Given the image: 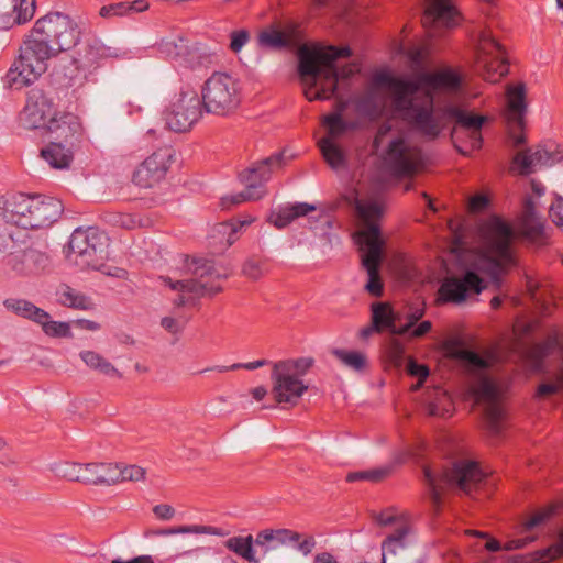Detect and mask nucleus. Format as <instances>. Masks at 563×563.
Wrapping results in <instances>:
<instances>
[{"instance_id":"1","label":"nucleus","mask_w":563,"mask_h":563,"mask_svg":"<svg viewBox=\"0 0 563 563\" xmlns=\"http://www.w3.org/2000/svg\"><path fill=\"white\" fill-rule=\"evenodd\" d=\"M350 48L302 45L298 49V74L308 101L329 100L338 91L339 80L349 79L360 71L355 63L338 65L340 57H349Z\"/></svg>"},{"instance_id":"2","label":"nucleus","mask_w":563,"mask_h":563,"mask_svg":"<svg viewBox=\"0 0 563 563\" xmlns=\"http://www.w3.org/2000/svg\"><path fill=\"white\" fill-rule=\"evenodd\" d=\"M219 277L212 262L186 256L169 275L159 276L158 280L174 294L173 303L184 307L219 294L222 290L217 282Z\"/></svg>"},{"instance_id":"3","label":"nucleus","mask_w":563,"mask_h":563,"mask_svg":"<svg viewBox=\"0 0 563 563\" xmlns=\"http://www.w3.org/2000/svg\"><path fill=\"white\" fill-rule=\"evenodd\" d=\"M514 231L504 220L492 217L478 229L474 269L494 279L516 264Z\"/></svg>"},{"instance_id":"4","label":"nucleus","mask_w":563,"mask_h":563,"mask_svg":"<svg viewBox=\"0 0 563 563\" xmlns=\"http://www.w3.org/2000/svg\"><path fill=\"white\" fill-rule=\"evenodd\" d=\"M355 208L360 217L368 224L357 234V242L362 252V265L365 268L368 280L365 289L375 297L383 295V283L379 276V266L383 260L385 240L379 228L372 223L383 214L384 205L380 199H355Z\"/></svg>"},{"instance_id":"5","label":"nucleus","mask_w":563,"mask_h":563,"mask_svg":"<svg viewBox=\"0 0 563 563\" xmlns=\"http://www.w3.org/2000/svg\"><path fill=\"white\" fill-rule=\"evenodd\" d=\"M23 121L27 128L46 130L64 142L77 140L81 134L79 118L70 112H59L54 99L40 89L30 92Z\"/></svg>"},{"instance_id":"6","label":"nucleus","mask_w":563,"mask_h":563,"mask_svg":"<svg viewBox=\"0 0 563 563\" xmlns=\"http://www.w3.org/2000/svg\"><path fill=\"white\" fill-rule=\"evenodd\" d=\"M412 91V86L404 76H396L388 70H379L372 77L368 89L355 99V110L360 115L376 120L382 117L388 99L398 113L405 107V98Z\"/></svg>"},{"instance_id":"7","label":"nucleus","mask_w":563,"mask_h":563,"mask_svg":"<svg viewBox=\"0 0 563 563\" xmlns=\"http://www.w3.org/2000/svg\"><path fill=\"white\" fill-rule=\"evenodd\" d=\"M63 212L62 202L52 197L18 195L5 202L3 217L8 223L23 229H43Z\"/></svg>"},{"instance_id":"8","label":"nucleus","mask_w":563,"mask_h":563,"mask_svg":"<svg viewBox=\"0 0 563 563\" xmlns=\"http://www.w3.org/2000/svg\"><path fill=\"white\" fill-rule=\"evenodd\" d=\"M313 365L312 357L288 358L273 365L271 393L276 404L294 407L299 402L309 389L305 376Z\"/></svg>"},{"instance_id":"9","label":"nucleus","mask_w":563,"mask_h":563,"mask_svg":"<svg viewBox=\"0 0 563 563\" xmlns=\"http://www.w3.org/2000/svg\"><path fill=\"white\" fill-rule=\"evenodd\" d=\"M55 57L57 55L51 48L26 34L7 73L8 86L20 90L33 85L47 71L49 60Z\"/></svg>"},{"instance_id":"10","label":"nucleus","mask_w":563,"mask_h":563,"mask_svg":"<svg viewBox=\"0 0 563 563\" xmlns=\"http://www.w3.org/2000/svg\"><path fill=\"white\" fill-rule=\"evenodd\" d=\"M423 476L431 499L438 506L445 489H457L470 495L483 481L484 473L476 462L461 460L455 462L451 468L441 473L433 471L429 465H424Z\"/></svg>"},{"instance_id":"11","label":"nucleus","mask_w":563,"mask_h":563,"mask_svg":"<svg viewBox=\"0 0 563 563\" xmlns=\"http://www.w3.org/2000/svg\"><path fill=\"white\" fill-rule=\"evenodd\" d=\"M27 35L46 45L58 56L79 43L81 29L69 14L52 11L38 18Z\"/></svg>"},{"instance_id":"12","label":"nucleus","mask_w":563,"mask_h":563,"mask_svg":"<svg viewBox=\"0 0 563 563\" xmlns=\"http://www.w3.org/2000/svg\"><path fill=\"white\" fill-rule=\"evenodd\" d=\"M412 91L405 98V107L400 114L417 132L428 140H435L450 122L449 104L434 108L431 97L417 95V85L410 82Z\"/></svg>"},{"instance_id":"13","label":"nucleus","mask_w":563,"mask_h":563,"mask_svg":"<svg viewBox=\"0 0 563 563\" xmlns=\"http://www.w3.org/2000/svg\"><path fill=\"white\" fill-rule=\"evenodd\" d=\"M156 537L173 538L169 542V560L174 563H199L205 552V548L195 544L185 536H213L223 538L229 532L222 528L210 525H178L157 529L151 532Z\"/></svg>"},{"instance_id":"14","label":"nucleus","mask_w":563,"mask_h":563,"mask_svg":"<svg viewBox=\"0 0 563 563\" xmlns=\"http://www.w3.org/2000/svg\"><path fill=\"white\" fill-rule=\"evenodd\" d=\"M200 100L208 113L227 115L240 104L239 81L227 73H213L201 88Z\"/></svg>"},{"instance_id":"15","label":"nucleus","mask_w":563,"mask_h":563,"mask_svg":"<svg viewBox=\"0 0 563 563\" xmlns=\"http://www.w3.org/2000/svg\"><path fill=\"white\" fill-rule=\"evenodd\" d=\"M473 44L475 66L486 80L496 82L507 74L505 48L490 30H476L473 34Z\"/></svg>"},{"instance_id":"16","label":"nucleus","mask_w":563,"mask_h":563,"mask_svg":"<svg viewBox=\"0 0 563 563\" xmlns=\"http://www.w3.org/2000/svg\"><path fill=\"white\" fill-rule=\"evenodd\" d=\"M104 244L106 238L97 231L77 229L70 235L66 257L81 269H101L106 258Z\"/></svg>"},{"instance_id":"17","label":"nucleus","mask_w":563,"mask_h":563,"mask_svg":"<svg viewBox=\"0 0 563 563\" xmlns=\"http://www.w3.org/2000/svg\"><path fill=\"white\" fill-rule=\"evenodd\" d=\"M58 478L92 486H113L111 462L79 463L75 461L55 462L49 466Z\"/></svg>"},{"instance_id":"18","label":"nucleus","mask_w":563,"mask_h":563,"mask_svg":"<svg viewBox=\"0 0 563 563\" xmlns=\"http://www.w3.org/2000/svg\"><path fill=\"white\" fill-rule=\"evenodd\" d=\"M384 167L397 176H412L423 168L421 150L405 135L393 137L382 155Z\"/></svg>"},{"instance_id":"19","label":"nucleus","mask_w":563,"mask_h":563,"mask_svg":"<svg viewBox=\"0 0 563 563\" xmlns=\"http://www.w3.org/2000/svg\"><path fill=\"white\" fill-rule=\"evenodd\" d=\"M202 115L200 97L194 89H186L175 96L165 112L166 126L175 132H187Z\"/></svg>"},{"instance_id":"20","label":"nucleus","mask_w":563,"mask_h":563,"mask_svg":"<svg viewBox=\"0 0 563 563\" xmlns=\"http://www.w3.org/2000/svg\"><path fill=\"white\" fill-rule=\"evenodd\" d=\"M406 81L417 85V93L422 90V97H433L435 95L456 93L462 87V76L450 67L435 70L423 71L416 76H404Z\"/></svg>"},{"instance_id":"21","label":"nucleus","mask_w":563,"mask_h":563,"mask_svg":"<svg viewBox=\"0 0 563 563\" xmlns=\"http://www.w3.org/2000/svg\"><path fill=\"white\" fill-rule=\"evenodd\" d=\"M471 393L477 405L484 409L487 429L498 434L503 429L504 412L499 404L501 390L489 378L479 377L472 386Z\"/></svg>"},{"instance_id":"22","label":"nucleus","mask_w":563,"mask_h":563,"mask_svg":"<svg viewBox=\"0 0 563 563\" xmlns=\"http://www.w3.org/2000/svg\"><path fill=\"white\" fill-rule=\"evenodd\" d=\"M174 159V150L162 146L148 155L134 170L132 181L140 188H153L167 175Z\"/></svg>"},{"instance_id":"23","label":"nucleus","mask_w":563,"mask_h":563,"mask_svg":"<svg viewBox=\"0 0 563 563\" xmlns=\"http://www.w3.org/2000/svg\"><path fill=\"white\" fill-rule=\"evenodd\" d=\"M462 15L454 0H428L422 25L430 37L441 36L460 25Z\"/></svg>"},{"instance_id":"24","label":"nucleus","mask_w":563,"mask_h":563,"mask_svg":"<svg viewBox=\"0 0 563 563\" xmlns=\"http://www.w3.org/2000/svg\"><path fill=\"white\" fill-rule=\"evenodd\" d=\"M383 563H423L417 548L412 528L400 526L396 534H388L382 544Z\"/></svg>"},{"instance_id":"25","label":"nucleus","mask_w":563,"mask_h":563,"mask_svg":"<svg viewBox=\"0 0 563 563\" xmlns=\"http://www.w3.org/2000/svg\"><path fill=\"white\" fill-rule=\"evenodd\" d=\"M450 122H454L452 137H459L460 133H464L471 143L473 150H477L482 145V129L489 121L484 114L474 112L464 104H449Z\"/></svg>"},{"instance_id":"26","label":"nucleus","mask_w":563,"mask_h":563,"mask_svg":"<svg viewBox=\"0 0 563 563\" xmlns=\"http://www.w3.org/2000/svg\"><path fill=\"white\" fill-rule=\"evenodd\" d=\"M483 280L473 271H467L463 277H446L439 289V300L460 305L472 294L483 290Z\"/></svg>"},{"instance_id":"27","label":"nucleus","mask_w":563,"mask_h":563,"mask_svg":"<svg viewBox=\"0 0 563 563\" xmlns=\"http://www.w3.org/2000/svg\"><path fill=\"white\" fill-rule=\"evenodd\" d=\"M562 159L563 153L561 151H550L538 146L517 153L514 158V165L521 175H529L541 167L552 166Z\"/></svg>"},{"instance_id":"28","label":"nucleus","mask_w":563,"mask_h":563,"mask_svg":"<svg viewBox=\"0 0 563 563\" xmlns=\"http://www.w3.org/2000/svg\"><path fill=\"white\" fill-rule=\"evenodd\" d=\"M528 109L527 86L519 81L506 87L504 118L509 126L522 129Z\"/></svg>"},{"instance_id":"29","label":"nucleus","mask_w":563,"mask_h":563,"mask_svg":"<svg viewBox=\"0 0 563 563\" xmlns=\"http://www.w3.org/2000/svg\"><path fill=\"white\" fill-rule=\"evenodd\" d=\"M36 11L35 0L0 1V30H11L31 21Z\"/></svg>"},{"instance_id":"30","label":"nucleus","mask_w":563,"mask_h":563,"mask_svg":"<svg viewBox=\"0 0 563 563\" xmlns=\"http://www.w3.org/2000/svg\"><path fill=\"white\" fill-rule=\"evenodd\" d=\"M48 263L49 258L46 253L31 247L23 251H11L8 257V265L12 269L24 274H34L44 271L48 266Z\"/></svg>"},{"instance_id":"31","label":"nucleus","mask_w":563,"mask_h":563,"mask_svg":"<svg viewBox=\"0 0 563 563\" xmlns=\"http://www.w3.org/2000/svg\"><path fill=\"white\" fill-rule=\"evenodd\" d=\"M282 155H276L257 162L251 168L241 175L245 188L250 189V185L255 186L254 191L258 195V199L265 196L264 184L269 179L272 166H280Z\"/></svg>"},{"instance_id":"32","label":"nucleus","mask_w":563,"mask_h":563,"mask_svg":"<svg viewBox=\"0 0 563 563\" xmlns=\"http://www.w3.org/2000/svg\"><path fill=\"white\" fill-rule=\"evenodd\" d=\"M49 142L41 150V157L48 163L52 168L65 169L68 168L73 162L74 153L70 144L74 140L64 142Z\"/></svg>"},{"instance_id":"33","label":"nucleus","mask_w":563,"mask_h":563,"mask_svg":"<svg viewBox=\"0 0 563 563\" xmlns=\"http://www.w3.org/2000/svg\"><path fill=\"white\" fill-rule=\"evenodd\" d=\"M316 206L307 202L286 205L273 210L268 216V222L278 229H283L298 218L306 217L316 210Z\"/></svg>"},{"instance_id":"34","label":"nucleus","mask_w":563,"mask_h":563,"mask_svg":"<svg viewBox=\"0 0 563 563\" xmlns=\"http://www.w3.org/2000/svg\"><path fill=\"white\" fill-rule=\"evenodd\" d=\"M298 541H300V534L289 529H264L256 534L255 539V543L266 551Z\"/></svg>"},{"instance_id":"35","label":"nucleus","mask_w":563,"mask_h":563,"mask_svg":"<svg viewBox=\"0 0 563 563\" xmlns=\"http://www.w3.org/2000/svg\"><path fill=\"white\" fill-rule=\"evenodd\" d=\"M110 56V48L106 47L99 40H92L86 43L75 62L78 68L91 69L98 66L100 60Z\"/></svg>"},{"instance_id":"36","label":"nucleus","mask_w":563,"mask_h":563,"mask_svg":"<svg viewBox=\"0 0 563 563\" xmlns=\"http://www.w3.org/2000/svg\"><path fill=\"white\" fill-rule=\"evenodd\" d=\"M254 542L252 534L247 536H233L228 538L223 545L224 548L234 553L236 556L243 559L249 563H258V558L254 549Z\"/></svg>"},{"instance_id":"37","label":"nucleus","mask_w":563,"mask_h":563,"mask_svg":"<svg viewBox=\"0 0 563 563\" xmlns=\"http://www.w3.org/2000/svg\"><path fill=\"white\" fill-rule=\"evenodd\" d=\"M79 357L91 371L98 372L109 377H122L121 372L102 354L96 351L84 350L79 353Z\"/></svg>"},{"instance_id":"38","label":"nucleus","mask_w":563,"mask_h":563,"mask_svg":"<svg viewBox=\"0 0 563 563\" xmlns=\"http://www.w3.org/2000/svg\"><path fill=\"white\" fill-rule=\"evenodd\" d=\"M428 415L438 418L451 417L454 407L451 397L441 388H434L427 399Z\"/></svg>"},{"instance_id":"39","label":"nucleus","mask_w":563,"mask_h":563,"mask_svg":"<svg viewBox=\"0 0 563 563\" xmlns=\"http://www.w3.org/2000/svg\"><path fill=\"white\" fill-rule=\"evenodd\" d=\"M332 355L340 364L355 373H363L368 367V358L365 352L351 349H334Z\"/></svg>"},{"instance_id":"40","label":"nucleus","mask_w":563,"mask_h":563,"mask_svg":"<svg viewBox=\"0 0 563 563\" xmlns=\"http://www.w3.org/2000/svg\"><path fill=\"white\" fill-rule=\"evenodd\" d=\"M521 230L525 235L536 239L543 234L544 223L536 211L534 202L528 198L521 218Z\"/></svg>"},{"instance_id":"41","label":"nucleus","mask_w":563,"mask_h":563,"mask_svg":"<svg viewBox=\"0 0 563 563\" xmlns=\"http://www.w3.org/2000/svg\"><path fill=\"white\" fill-rule=\"evenodd\" d=\"M318 146L321 151L322 157L332 169L338 170L346 166V154L336 141L331 139H320L318 141Z\"/></svg>"},{"instance_id":"42","label":"nucleus","mask_w":563,"mask_h":563,"mask_svg":"<svg viewBox=\"0 0 563 563\" xmlns=\"http://www.w3.org/2000/svg\"><path fill=\"white\" fill-rule=\"evenodd\" d=\"M3 305L15 314L31 319L37 323L38 321H44L47 317L46 311L23 299H7Z\"/></svg>"},{"instance_id":"43","label":"nucleus","mask_w":563,"mask_h":563,"mask_svg":"<svg viewBox=\"0 0 563 563\" xmlns=\"http://www.w3.org/2000/svg\"><path fill=\"white\" fill-rule=\"evenodd\" d=\"M397 316L393 312L391 307L387 302H377L372 306V322L374 329L380 332L388 329L391 332L395 325Z\"/></svg>"},{"instance_id":"44","label":"nucleus","mask_w":563,"mask_h":563,"mask_svg":"<svg viewBox=\"0 0 563 563\" xmlns=\"http://www.w3.org/2000/svg\"><path fill=\"white\" fill-rule=\"evenodd\" d=\"M563 556V527L558 531V541L550 547L529 553L530 563H549Z\"/></svg>"},{"instance_id":"45","label":"nucleus","mask_w":563,"mask_h":563,"mask_svg":"<svg viewBox=\"0 0 563 563\" xmlns=\"http://www.w3.org/2000/svg\"><path fill=\"white\" fill-rule=\"evenodd\" d=\"M113 472V485L123 482H143L145 479V470L139 465H126L112 463Z\"/></svg>"},{"instance_id":"46","label":"nucleus","mask_w":563,"mask_h":563,"mask_svg":"<svg viewBox=\"0 0 563 563\" xmlns=\"http://www.w3.org/2000/svg\"><path fill=\"white\" fill-rule=\"evenodd\" d=\"M59 302L65 307L78 310H89L93 308V303L90 298L77 292L69 286H64L62 288L59 292Z\"/></svg>"},{"instance_id":"47","label":"nucleus","mask_w":563,"mask_h":563,"mask_svg":"<svg viewBox=\"0 0 563 563\" xmlns=\"http://www.w3.org/2000/svg\"><path fill=\"white\" fill-rule=\"evenodd\" d=\"M322 124L327 128L328 135L323 139H331L335 141L341 136L350 125L343 120L340 112L327 114L322 118Z\"/></svg>"},{"instance_id":"48","label":"nucleus","mask_w":563,"mask_h":563,"mask_svg":"<svg viewBox=\"0 0 563 563\" xmlns=\"http://www.w3.org/2000/svg\"><path fill=\"white\" fill-rule=\"evenodd\" d=\"M393 465H385L374 470L350 473L346 479L349 482L369 481L377 483L388 477L393 473Z\"/></svg>"},{"instance_id":"49","label":"nucleus","mask_w":563,"mask_h":563,"mask_svg":"<svg viewBox=\"0 0 563 563\" xmlns=\"http://www.w3.org/2000/svg\"><path fill=\"white\" fill-rule=\"evenodd\" d=\"M212 236L219 243L230 246L238 239V224L233 222L219 223L213 228Z\"/></svg>"},{"instance_id":"50","label":"nucleus","mask_w":563,"mask_h":563,"mask_svg":"<svg viewBox=\"0 0 563 563\" xmlns=\"http://www.w3.org/2000/svg\"><path fill=\"white\" fill-rule=\"evenodd\" d=\"M42 325V329L45 334L54 338H71L73 333L70 330V325L67 322L52 321L49 320V314L44 319V321H38Z\"/></svg>"},{"instance_id":"51","label":"nucleus","mask_w":563,"mask_h":563,"mask_svg":"<svg viewBox=\"0 0 563 563\" xmlns=\"http://www.w3.org/2000/svg\"><path fill=\"white\" fill-rule=\"evenodd\" d=\"M258 43L264 48H279L287 44V40L282 32L271 29L260 33Z\"/></svg>"},{"instance_id":"52","label":"nucleus","mask_w":563,"mask_h":563,"mask_svg":"<svg viewBox=\"0 0 563 563\" xmlns=\"http://www.w3.org/2000/svg\"><path fill=\"white\" fill-rule=\"evenodd\" d=\"M554 514V507L549 506L534 511L528 519L522 522L525 531L543 526Z\"/></svg>"},{"instance_id":"53","label":"nucleus","mask_w":563,"mask_h":563,"mask_svg":"<svg viewBox=\"0 0 563 563\" xmlns=\"http://www.w3.org/2000/svg\"><path fill=\"white\" fill-rule=\"evenodd\" d=\"M377 522L383 527H393L394 530L390 534H396L402 525L409 526L411 528V525L404 517V515L394 514L391 510L380 512L377 516Z\"/></svg>"},{"instance_id":"54","label":"nucleus","mask_w":563,"mask_h":563,"mask_svg":"<svg viewBox=\"0 0 563 563\" xmlns=\"http://www.w3.org/2000/svg\"><path fill=\"white\" fill-rule=\"evenodd\" d=\"M254 188L255 186L252 184L250 185V189L245 188L244 191L223 197L221 199L222 207L229 209L245 201L257 200L258 195L254 191Z\"/></svg>"},{"instance_id":"55","label":"nucleus","mask_w":563,"mask_h":563,"mask_svg":"<svg viewBox=\"0 0 563 563\" xmlns=\"http://www.w3.org/2000/svg\"><path fill=\"white\" fill-rule=\"evenodd\" d=\"M243 275L252 280H258L266 273L264 263L256 258H247L242 266Z\"/></svg>"},{"instance_id":"56","label":"nucleus","mask_w":563,"mask_h":563,"mask_svg":"<svg viewBox=\"0 0 563 563\" xmlns=\"http://www.w3.org/2000/svg\"><path fill=\"white\" fill-rule=\"evenodd\" d=\"M424 309L418 308L409 312L406 317V323L398 328H393L391 333L397 335H404L423 317Z\"/></svg>"},{"instance_id":"57","label":"nucleus","mask_w":563,"mask_h":563,"mask_svg":"<svg viewBox=\"0 0 563 563\" xmlns=\"http://www.w3.org/2000/svg\"><path fill=\"white\" fill-rule=\"evenodd\" d=\"M99 16L102 19H113L126 16V7L124 2L111 3L103 5L99 10Z\"/></svg>"},{"instance_id":"58","label":"nucleus","mask_w":563,"mask_h":563,"mask_svg":"<svg viewBox=\"0 0 563 563\" xmlns=\"http://www.w3.org/2000/svg\"><path fill=\"white\" fill-rule=\"evenodd\" d=\"M407 371L411 376L419 378V382L413 387V389H418L421 386L422 382L429 376V368L423 364H418L412 358L408 361Z\"/></svg>"},{"instance_id":"59","label":"nucleus","mask_w":563,"mask_h":563,"mask_svg":"<svg viewBox=\"0 0 563 563\" xmlns=\"http://www.w3.org/2000/svg\"><path fill=\"white\" fill-rule=\"evenodd\" d=\"M250 38L246 30H236L230 34V48L239 53Z\"/></svg>"},{"instance_id":"60","label":"nucleus","mask_w":563,"mask_h":563,"mask_svg":"<svg viewBox=\"0 0 563 563\" xmlns=\"http://www.w3.org/2000/svg\"><path fill=\"white\" fill-rule=\"evenodd\" d=\"M462 357L472 369H483L488 366L487 361L474 352L465 351L462 353Z\"/></svg>"},{"instance_id":"61","label":"nucleus","mask_w":563,"mask_h":563,"mask_svg":"<svg viewBox=\"0 0 563 563\" xmlns=\"http://www.w3.org/2000/svg\"><path fill=\"white\" fill-rule=\"evenodd\" d=\"M114 223L123 229L133 230L140 225V221L132 214L120 213L115 217Z\"/></svg>"},{"instance_id":"62","label":"nucleus","mask_w":563,"mask_h":563,"mask_svg":"<svg viewBox=\"0 0 563 563\" xmlns=\"http://www.w3.org/2000/svg\"><path fill=\"white\" fill-rule=\"evenodd\" d=\"M550 217L552 221L563 230V199H556L555 202L551 205L550 208Z\"/></svg>"},{"instance_id":"63","label":"nucleus","mask_w":563,"mask_h":563,"mask_svg":"<svg viewBox=\"0 0 563 563\" xmlns=\"http://www.w3.org/2000/svg\"><path fill=\"white\" fill-rule=\"evenodd\" d=\"M154 515L161 520H170L175 517V509L167 504H159L153 508Z\"/></svg>"},{"instance_id":"64","label":"nucleus","mask_w":563,"mask_h":563,"mask_svg":"<svg viewBox=\"0 0 563 563\" xmlns=\"http://www.w3.org/2000/svg\"><path fill=\"white\" fill-rule=\"evenodd\" d=\"M488 198L485 195H475L470 198L468 209L472 212H481L488 206Z\"/></svg>"}]
</instances>
